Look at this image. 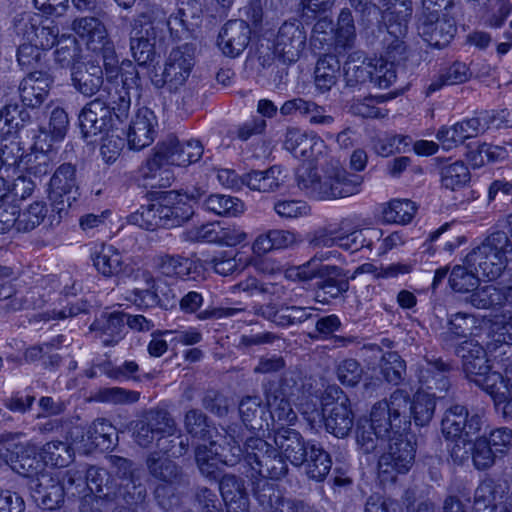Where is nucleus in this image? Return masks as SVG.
I'll list each match as a JSON object with an SVG mask.
<instances>
[{
  "instance_id": "obj_1",
  "label": "nucleus",
  "mask_w": 512,
  "mask_h": 512,
  "mask_svg": "<svg viewBox=\"0 0 512 512\" xmlns=\"http://www.w3.org/2000/svg\"><path fill=\"white\" fill-rule=\"evenodd\" d=\"M103 90L98 97L88 102L79 113V127L83 138L108 133L115 119L123 122L130 111V97L123 90L110 93Z\"/></svg>"
},
{
  "instance_id": "obj_2",
  "label": "nucleus",
  "mask_w": 512,
  "mask_h": 512,
  "mask_svg": "<svg viewBox=\"0 0 512 512\" xmlns=\"http://www.w3.org/2000/svg\"><path fill=\"white\" fill-rule=\"evenodd\" d=\"M362 180L361 176L350 174L339 166H331L323 175L312 168L301 169L297 174L299 189L316 200H335L357 194Z\"/></svg>"
},
{
  "instance_id": "obj_3",
  "label": "nucleus",
  "mask_w": 512,
  "mask_h": 512,
  "mask_svg": "<svg viewBox=\"0 0 512 512\" xmlns=\"http://www.w3.org/2000/svg\"><path fill=\"white\" fill-rule=\"evenodd\" d=\"M194 214L192 206L180 194L169 191L159 200L141 205L127 217L129 224L155 231L160 228H175L183 225Z\"/></svg>"
},
{
  "instance_id": "obj_4",
  "label": "nucleus",
  "mask_w": 512,
  "mask_h": 512,
  "mask_svg": "<svg viewBox=\"0 0 512 512\" xmlns=\"http://www.w3.org/2000/svg\"><path fill=\"white\" fill-rule=\"evenodd\" d=\"M166 30H172L171 19L160 8H152L139 14L131 22L130 49L138 67L145 68L153 62L155 40L163 38Z\"/></svg>"
},
{
  "instance_id": "obj_5",
  "label": "nucleus",
  "mask_w": 512,
  "mask_h": 512,
  "mask_svg": "<svg viewBox=\"0 0 512 512\" xmlns=\"http://www.w3.org/2000/svg\"><path fill=\"white\" fill-rule=\"evenodd\" d=\"M508 247V234L504 231H495L466 255L465 263L482 277L495 280L507 266L510 254Z\"/></svg>"
},
{
  "instance_id": "obj_6",
  "label": "nucleus",
  "mask_w": 512,
  "mask_h": 512,
  "mask_svg": "<svg viewBox=\"0 0 512 512\" xmlns=\"http://www.w3.org/2000/svg\"><path fill=\"white\" fill-rule=\"evenodd\" d=\"M379 435L392 437L410 428L409 394L395 390L388 399L376 402L370 411V420Z\"/></svg>"
},
{
  "instance_id": "obj_7",
  "label": "nucleus",
  "mask_w": 512,
  "mask_h": 512,
  "mask_svg": "<svg viewBox=\"0 0 512 512\" xmlns=\"http://www.w3.org/2000/svg\"><path fill=\"white\" fill-rule=\"evenodd\" d=\"M196 47L192 43H184L173 48L167 56L161 72L154 71L151 82L155 88L166 87L176 92L188 80L195 65Z\"/></svg>"
},
{
  "instance_id": "obj_8",
  "label": "nucleus",
  "mask_w": 512,
  "mask_h": 512,
  "mask_svg": "<svg viewBox=\"0 0 512 512\" xmlns=\"http://www.w3.org/2000/svg\"><path fill=\"white\" fill-rule=\"evenodd\" d=\"M322 416L327 432L345 438L354 426V413L348 396L338 387H329L322 401Z\"/></svg>"
},
{
  "instance_id": "obj_9",
  "label": "nucleus",
  "mask_w": 512,
  "mask_h": 512,
  "mask_svg": "<svg viewBox=\"0 0 512 512\" xmlns=\"http://www.w3.org/2000/svg\"><path fill=\"white\" fill-rule=\"evenodd\" d=\"M49 200L52 211L62 218L80 197L77 167L72 163H62L54 171L49 181Z\"/></svg>"
},
{
  "instance_id": "obj_10",
  "label": "nucleus",
  "mask_w": 512,
  "mask_h": 512,
  "mask_svg": "<svg viewBox=\"0 0 512 512\" xmlns=\"http://www.w3.org/2000/svg\"><path fill=\"white\" fill-rule=\"evenodd\" d=\"M387 452L378 461L380 475L405 474L415 461V444L407 432L393 435L387 439Z\"/></svg>"
},
{
  "instance_id": "obj_11",
  "label": "nucleus",
  "mask_w": 512,
  "mask_h": 512,
  "mask_svg": "<svg viewBox=\"0 0 512 512\" xmlns=\"http://www.w3.org/2000/svg\"><path fill=\"white\" fill-rule=\"evenodd\" d=\"M307 32L299 21L284 22L273 40V55L283 64L298 61L306 48Z\"/></svg>"
},
{
  "instance_id": "obj_12",
  "label": "nucleus",
  "mask_w": 512,
  "mask_h": 512,
  "mask_svg": "<svg viewBox=\"0 0 512 512\" xmlns=\"http://www.w3.org/2000/svg\"><path fill=\"white\" fill-rule=\"evenodd\" d=\"M481 426V416L477 413L470 415L468 409L459 404L447 408L441 421V431L447 440L474 435Z\"/></svg>"
},
{
  "instance_id": "obj_13",
  "label": "nucleus",
  "mask_w": 512,
  "mask_h": 512,
  "mask_svg": "<svg viewBox=\"0 0 512 512\" xmlns=\"http://www.w3.org/2000/svg\"><path fill=\"white\" fill-rule=\"evenodd\" d=\"M0 458L16 473L31 478V480L44 473V462L36 457L34 445L15 444L12 449L1 448Z\"/></svg>"
},
{
  "instance_id": "obj_14",
  "label": "nucleus",
  "mask_w": 512,
  "mask_h": 512,
  "mask_svg": "<svg viewBox=\"0 0 512 512\" xmlns=\"http://www.w3.org/2000/svg\"><path fill=\"white\" fill-rule=\"evenodd\" d=\"M283 146L295 158L311 162L317 161L326 151V144L318 135L294 127L287 129Z\"/></svg>"
},
{
  "instance_id": "obj_15",
  "label": "nucleus",
  "mask_w": 512,
  "mask_h": 512,
  "mask_svg": "<svg viewBox=\"0 0 512 512\" xmlns=\"http://www.w3.org/2000/svg\"><path fill=\"white\" fill-rule=\"evenodd\" d=\"M452 366L442 358L426 357L417 366V377L421 387L434 393H445L450 387L449 374Z\"/></svg>"
},
{
  "instance_id": "obj_16",
  "label": "nucleus",
  "mask_w": 512,
  "mask_h": 512,
  "mask_svg": "<svg viewBox=\"0 0 512 512\" xmlns=\"http://www.w3.org/2000/svg\"><path fill=\"white\" fill-rule=\"evenodd\" d=\"M250 39L251 29L245 20H229L219 32L217 45L225 56L236 58L247 48Z\"/></svg>"
},
{
  "instance_id": "obj_17",
  "label": "nucleus",
  "mask_w": 512,
  "mask_h": 512,
  "mask_svg": "<svg viewBox=\"0 0 512 512\" xmlns=\"http://www.w3.org/2000/svg\"><path fill=\"white\" fill-rule=\"evenodd\" d=\"M255 498L264 510L270 512H318L302 500L285 498L270 482H263L255 490Z\"/></svg>"
},
{
  "instance_id": "obj_18",
  "label": "nucleus",
  "mask_w": 512,
  "mask_h": 512,
  "mask_svg": "<svg viewBox=\"0 0 512 512\" xmlns=\"http://www.w3.org/2000/svg\"><path fill=\"white\" fill-rule=\"evenodd\" d=\"M53 78L43 70L30 71L18 86V93L23 106L38 108L46 100Z\"/></svg>"
},
{
  "instance_id": "obj_19",
  "label": "nucleus",
  "mask_w": 512,
  "mask_h": 512,
  "mask_svg": "<svg viewBox=\"0 0 512 512\" xmlns=\"http://www.w3.org/2000/svg\"><path fill=\"white\" fill-rule=\"evenodd\" d=\"M31 497L42 509L53 510L64 501L65 493L60 479L49 473H42L29 484Z\"/></svg>"
},
{
  "instance_id": "obj_20",
  "label": "nucleus",
  "mask_w": 512,
  "mask_h": 512,
  "mask_svg": "<svg viewBox=\"0 0 512 512\" xmlns=\"http://www.w3.org/2000/svg\"><path fill=\"white\" fill-rule=\"evenodd\" d=\"M349 290V277L346 272L335 265H325L316 282L315 300L328 304Z\"/></svg>"
},
{
  "instance_id": "obj_21",
  "label": "nucleus",
  "mask_w": 512,
  "mask_h": 512,
  "mask_svg": "<svg viewBox=\"0 0 512 512\" xmlns=\"http://www.w3.org/2000/svg\"><path fill=\"white\" fill-rule=\"evenodd\" d=\"M157 120L154 112L142 107L133 116L127 131V142L131 149L141 150L149 146L155 137Z\"/></svg>"
},
{
  "instance_id": "obj_22",
  "label": "nucleus",
  "mask_w": 512,
  "mask_h": 512,
  "mask_svg": "<svg viewBox=\"0 0 512 512\" xmlns=\"http://www.w3.org/2000/svg\"><path fill=\"white\" fill-rule=\"evenodd\" d=\"M455 353L462 359L463 371L466 378L471 382L489 372L491 368L486 350L474 340H465L460 343L456 347Z\"/></svg>"
},
{
  "instance_id": "obj_23",
  "label": "nucleus",
  "mask_w": 512,
  "mask_h": 512,
  "mask_svg": "<svg viewBox=\"0 0 512 512\" xmlns=\"http://www.w3.org/2000/svg\"><path fill=\"white\" fill-rule=\"evenodd\" d=\"M274 442L285 459L289 460L294 466L304 464L312 444L305 442L298 431L289 427H278L274 432Z\"/></svg>"
},
{
  "instance_id": "obj_24",
  "label": "nucleus",
  "mask_w": 512,
  "mask_h": 512,
  "mask_svg": "<svg viewBox=\"0 0 512 512\" xmlns=\"http://www.w3.org/2000/svg\"><path fill=\"white\" fill-rule=\"evenodd\" d=\"M456 25L453 19L439 17L429 20H418V33L430 45L436 48L446 47L456 33Z\"/></svg>"
},
{
  "instance_id": "obj_25",
  "label": "nucleus",
  "mask_w": 512,
  "mask_h": 512,
  "mask_svg": "<svg viewBox=\"0 0 512 512\" xmlns=\"http://www.w3.org/2000/svg\"><path fill=\"white\" fill-rule=\"evenodd\" d=\"M71 81L79 93L91 97L98 93L103 85V68L93 61L83 62L73 68Z\"/></svg>"
},
{
  "instance_id": "obj_26",
  "label": "nucleus",
  "mask_w": 512,
  "mask_h": 512,
  "mask_svg": "<svg viewBox=\"0 0 512 512\" xmlns=\"http://www.w3.org/2000/svg\"><path fill=\"white\" fill-rule=\"evenodd\" d=\"M285 169L280 165H273L265 170H252L244 174L245 186L261 193L278 191L286 182Z\"/></svg>"
},
{
  "instance_id": "obj_27",
  "label": "nucleus",
  "mask_w": 512,
  "mask_h": 512,
  "mask_svg": "<svg viewBox=\"0 0 512 512\" xmlns=\"http://www.w3.org/2000/svg\"><path fill=\"white\" fill-rule=\"evenodd\" d=\"M168 152V163L176 166H187L200 160L204 153L203 145L198 140L180 143L177 137L169 135L164 141Z\"/></svg>"
},
{
  "instance_id": "obj_28",
  "label": "nucleus",
  "mask_w": 512,
  "mask_h": 512,
  "mask_svg": "<svg viewBox=\"0 0 512 512\" xmlns=\"http://www.w3.org/2000/svg\"><path fill=\"white\" fill-rule=\"evenodd\" d=\"M96 332L103 345H116L125 334V313H103L90 326Z\"/></svg>"
},
{
  "instance_id": "obj_29",
  "label": "nucleus",
  "mask_w": 512,
  "mask_h": 512,
  "mask_svg": "<svg viewBox=\"0 0 512 512\" xmlns=\"http://www.w3.org/2000/svg\"><path fill=\"white\" fill-rule=\"evenodd\" d=\"M149 474L157 481L179 485L183 480L182 468L168 458L160 457L158 452H152L146 459Z\"/></svg>"
},
{
  "instance_id": "obj_30",
  "label": "nucleus",
  "mask_w": 512,
  "mask_h": 512,
  "mask_svg": "<svg viewBox=\"0 0 512 512\" xmlns=\"http://www.w3.org/2000/svg\"><path fill=\"white\" fill-rule=\"evenodd\" d=\"M194 455L200 474L210 482H217L222 473L219 463L223 464V457L218 453L216 443L210 441L209 445H198Z\"/></svg>"
},
{
  "instance_id": "obj_31",
  "label": "nucleus",
  "mask_w": 512,
  "mask_h": 512,
  "mask_svg": "<svg viewBox=\"0 0 512 512\" xmlns=\"http://www.w3.org/2000/svg\"><path fill=\"white\" fill-rule=\"evenodd\" d=\"M239 414L244 425L250 430H269L267 405L257 396L244 397L239 404Z\"/></svg>"
},
{
  "instance_id": "obj_32",
  "label": "nucleus",
  "mask_w": 512,
  "mask_h": 512,
  "mask_svg": "<svg viewBox=\"0 0 512 512\" xmlns=\"http://www.w3.org/2000/svg\"><path fill=\"white\" fill-rule=\"evenodd\" d=\"M217 482L223 501L228 503V512H231L233 505H236L240 512H247L248 497L243 480L233 474H221Z\"/></svg>"
},
{
  "instance_id": "obj_33",
  "label": "nucleus",
  "mask_w": 512,
  "mask_h": 512,
  "mask_svg": "<svg viewBox=\"0 0 512 512\" xmlns=\"http://www.w3.org/2000/svg\"><path fill=\"white\" fill-rule=\"evenodd\" d=\"M266 405L269 408V430L276 432L278 427L292 425L297 420V415L292 409L289 398L272 394H264Z\"/></svg>"
},
{
  "instance_id": "obj_34",
  "label": "nucleus",
  "mask_w": 512,
  "mask_h": 512,
  "mask_svg": "<svg viewBox=\"0 0 512 512\" xmlns=\"http://www.w3.org/2000/svg\"><path fill=\"white\" fill-rule=\"evenodd\" d=\"M166 149L162 142L159 143L155 148L153 156L148 158L140 169L141 175L145 179H154L158 175H165V177H161L159 180L160 187H169L173 179L170 169L166 167L170 165Z\"/></svg>"
},
{
  "instance_id": "obj_35",
  "label": "nucleus",
  "mask_w": 512,
  "mask_h": 512,
  "mask_svg": "<svg viewBox=\"0 0 512 512\" xmlns=\"http://www.w3.org/2000/svg\"><path fill=\"white\" fill-rule=\"evenodd\" d=\"M412 12V0H388L382 16L389 23L388 33L405 34Z\"/></svg>"
},
{
  "instance_id": "obj_36",
  "label": "nucleus",
  "mask_w": 512,
  "mask_h": 512,
  "mask_svg": "<svg viewBox=\"0 0 512 512\" xmlns=\"http://www.w3.org/2000/svg\"><path fill=\"white\" fill-rule=\"evenodd\" d=\"M69 120L68 115L62 108H54L50 114L47 125H42L39 135L36 136L35 145L46 143L47 150L50 149L53 141H60L67 132Z\"/></svg>"
},
{
  "instance_id": "obj_37",
  "label": "nucleus",
  "mask_w": 512,
  "mask_h": 512,
  "mask_svg": "<svg viewBox=\"0 0 512 512\" xmlns=\"http://www.w3.org/2000/svg\"><path fill=\"white\" fill-rule=\"evenodd\" d=\"M340 61L335 55L320 57L314 70V82L321 93L329 91L337 82L340 74Z\"/></svg>"
},
{
  "instance_id": "obj_38",
  "label": "nucleus",
  "mask_w": 512,
  "mask_h": 512,
  "mask_svg": "<svg viewBox=\"0 0 512 512\" xmlns=\"http://www.w3.org/2000/svg\"><path fill=\"white\" fill-rule=\"evenodd\" d=\"M252 471L260 476L258 481L253 482V492L255 493L259 485L264 481L268 482L267 479L279 480L286 476L288 473V465L283 456L278 452V449L274 448V453H270L266 456L257 466H253Z\"/></svg>"
},
{
  "instance_id": "obj_39",
  "label": "nucleus",
  "mask_w": 512,
  "mask_h": 512,
  "mask_svg": "<svg viewBox=\"0 0 512 512\" xmlns=\"http://www.w3.org/2000/svg\"><path fill=\"white\" fill-rule=\"evenodd\" d=\"M439 176L441 186L451 191L465 187L471 180L470 170L462 160L453 163L444 162L439 167Z\"/></svg>"
},
{
  "instance_id": "obj_40",
  "label": "nucleus",
  "mask_w": 512,
  "mask_h": 512,
  "mask_svg": "<svg viewBox=\"0 0 512 512\" xmlns=\"http://www.w3.org/2000/svg\"><path fill=\"white\" fill-rule=\"evenodd\" d=\"M202 207L219 216L236 217L245 210L244 203L236 197L224 194H211L207 196Z\"/></svg>"
},
{
  "instance_id": "obj_41",
  "label": "nucleus",
  "mask_w": 512,
  "mask_h": 512,
  "mask_svg": "<svg viewBox=\"0 0 512 512\" xmlns=\"http://www.w3.org/2000/svg\"><path fill=\"white\" fill-rule=\"evenodd\" d=\"M116 485L115 497L112 500L122 499L127 505L126 507H131L138 511L145 510L144 502L147 491L145 485L141 482V475L136 477V479H132L131 483L128 481L119 482Z\"/></svg>"
},
{
  "instance_id": "obj_42",
  "label": "nucleus",
  "mask_w": 512,
  "mask_h": 512,
  "mask_svg": "<svg viewBox=\"0 0 512 512\" xmlns=\"http://www.w3.org/2000/svg\"><path fill=\"white\" fill-rule=\"evenodd\" d=\"M304 464L307 476L315 481H323L332 467V460L327 451L318 444H311Z\"/></svg>"
},
{
  "instance_id": "obj_43",
  "label": "nucleus",
  "mask_w": 512,
  "mask_h": 512,
  "mask_svg": "<svg viewBox=\"0 0 512 512\" xmlns=\"http://www.w3.org/2000/svg\"><path fill=\"white\" fill-rule=\"evenodd\" d=\"M473 383L487 392L493 398L496 405L504 402L511 392L510 386H508V377H504L497 371H492L491 368L489 372L484 373Z\"/></svg>"
},
{
  "instance_id": "obj_44",
  "label": "nucleus",
  "mask_w": 512,
  "mask_h": 512,
  "mask_svg": "<svg viewBox=\"0 0 512 512\" xmlns=\"http://www.w3.org/2000/svg\"><path fill=\"white\" fill-rule=\"evenodd\" d=\"M93 265L105 277L118 275L122 271L121 253L112 245H103L93 257Z\"/></svg>"
},
{
  "instance_id": "obj_45",
  "label": "nucleus",
  "mask_w": 512,
  "mask_h": 512,
  "mask_svg": "<svg viewBox=\"0 0 512 512\" xmlns=\"http://www.w3.org/2000/svg\"><path fill=\"white\" fill-rule=\"evenodd\" d=\"M382 237L383 231L379 228L362 229L356 226L339 247L351 252H356L362 248L372 250L375 248V243L379 242Z\"/></svg>"
},
{
  "instance_id": "obj_46",
  "label": "nucleus",
  "mask_w": 512,
  "mask_h": 512,
  "mask_svg": "<svg viewBox=\"0 0 512 512\" xmlns=\"http://www.w3.org/2000/svg\"><path fill=\"white\" fill-rule=\"evenodd\" d=\"M183 426L188 435L199 440L212 438V423L208 416L200 409L187 410L183 418Z\"/></svg>"
},
{
  "instance_id": "obj_47",
  "label": "nucleus",
  "mask_w": 512,
  "mask_h": 512,
  "mask_svg": "<svg viewBox=\"0 0 512 512\" xmlns=\"http://www.w3.org/2000/svg\"><path fill=\"white\" fill-rule=\"evenodd\" d=\"M264 394L290 398L299 391V377L293 371H284L278 379L265 378L262 382Z\"/></svg>"
},
{
  "instance_id": "obj_48",
  "label": "nucleus",
  "mask_w": 512,
  "mask_h": 512,
  "mask_svg": "<svg viewBox=\"0 0 512 512\" xmlns=\"http://www.w3.org/2000/svg\"><path fill=\"white\" fill-rule=\"evenodd\" d=\"M73 30L86 41L87 45L104 44L107 38L104 24L95 17H82L74 20Z\"/></svg>"
},
{
  "instance_id": "obj_49",
  "label": "nucleus",
  "mask_w": 512,
  "mask_h": 512,
  "mask_svg": "<svg viewBox=\"0 0 512 512\" xmlns=\"http://www.w3.org/2000/svg\"><path fill=\"white\" fill-rule=\"evenodd\" d=\"M55 63L61 68H70L71 73L76 65H81V48L75 37H61L57 41V48L54 52Z\"/></svg>"
},
{
  "instance_id": "obj_50",
  "label": "nucleus",
  "mask_w": 512,
  "mask_h": 512,
  "mask_svg": "<svg viewBox=\"0 0 512 512\" xmlns=\"http://www.w3.org/2000/svg\"><path fill=\"white\" fill-rule=\"evenodd\" d=\"M156 267L159 272L165 276L187 277L190 279L189 276L197 269V264L181 256L164 255L157 258Z\"/></svg>"
},
{
  "instance_id": "obj_51",
  "label": "nucleus",
  "mask_w": 512,
  "mask_h": 512,
  "mask_svg": "<svg viewBox=\"0 0 512 512\" xmlns=\"http://www.w3.org/2000/svg\"><path fill=\"white\" fill-rule=\"evenodd\" d=\"M116 436V429L106 419H96L87 431L90 443L101 451L112 449Z\"/></svg>"
},
{
  "instance_id": "obj_52",
  "label": "nucleus",
  "mask_w": 512,
  "mask_h": 512,
  "mask_svg": "<svg viewBox=\"0 0 512 512\" xmlns=\"http://www.w3.org/2000/svg\"><path fill=\"white\" fill-rule=\"evenodd\" d=\"M87 489L90 492L101 493V497L106 500H112L116 493V483L111 480L107 470L99 467H89L86 469Z\"/></svg>"
},
{
  "instance_id": "obj_53",
  "label": "nucleus",
  "mask_w": 512,
  "mask_h": 512,
  "mask_svg": "<svg viewBox=\"0 0 512 512\" xmlns=\"http://www.w3.org/2000/svg\"><path fill=\"white\" fill-rule=\"evenodd\" d=\"M435 393H417L413 401L409 399V418L413 416L418 426L427 425L433 418L435 412Z\"/></svg>"
},
{
  "instance_id": "obj_54",
  "label": "nucleus",
  "mask_w": 512,
  "mask_h": 512,
  "mask_svg": "<svg viewBox=\"0 0 512 512\" xmlns=\"http://www.w3.org/2000/svg\"><path fill=\"white\" fill-rule=\"evenodd\" d=\"M479 328V320L473 315L465 312L451 314L448 319V331L446 339L466 338L474 335Z\"/></svg>"
},
{
  "instance_id": "obj_55",
  "label": "nucleus",
  "mask_w": 512,
  "mask_h": 512,
  "mask_svg": "<svg viewBox=\"0 0 512 512\" xmlns=\"http://www.w3.org/2000/svg\"><path fill=\"white\" fill-rule=\"evenodd\" d=\"M501 296V287L494 285L477 286L472 293L464 298V301L477 309H500Z\"/></svg>"
},
{
  "instance_id": "obj_56",
  "label": "nucleus",
  "mask_w": 512,
  "mask_h": 512,
  "mask_svg": "<svg viewBox=\"0 0 512 512\" xmlns=\"http://www.w3.org/2000/svg\"><path fill=\"white\" fill-rule=\"evenodd\" d=\"M498 459L502 458L486 441V435L477 437L472 441V464L476 470H489Z\"/></svg>"
},
{
  "instance_id": "obj_57",
  "label": "nucleus",
  "mask_w": 512,
  "mask_h": 512,
  "mask_svg": "<svg viewBox=\"0 0 512 512\" xmlns=\"http://www.w3.org/2000/svg\"><path fill=\"white\" fill-rule=\"evenodd\" d=\"M372 60H363L358 63L351 56L344 64V79L346 86L356 88L357 86L371 82Z\"/></svg>"
},
{
  "instance_id": "obj_58",
  "label": "nucleus",
  "mask_w": 512,
  "mask_h": 512,
  "mask_svg": "<svg viewBox=\"0 0 512 512\" xmlns=\"http://www.w3.org/2000/svg\"><path fill=\"white\" fill-rule=\"evenodd\" d=\"M156 446L160 453L173 458L185 455L189 449V439L178 429L166 432L157 438Z\"/></svg>"
},
{
  "instance_id": "obj_59",
  "label": "nucleus",
  "mask_w": 512,
  "mask_h": 512,
  "mask_svg": "<svg viewBox=\"0 0 512 512\" xmlns=\"http://www.w3.org/2000/svg\"><path fill=\"white\" fill-rule=\"evenodd\" d=\"M145 279V288H136L131 291L128 299L133 302L139 309L155 307L160 303L158 295L159 281L154 279L149 273L143 274Z\"/></svg>"
},
{
  "instance_id": "obj_60",
  "label": "nucleus",
  "mask_w": 512,
  "mask_h": 512,
  "mask_svg": "<svg viewBox=\"0 0 512 512\" xmlns=\"http://www.w3.org/2000/svg\"><path fill=\"white\" fill-rule=\"evenodd\" d=\"M73 450L70 445L62 441L46 443L41 450V458L45 464L54 467H65L73 460Z\"/></svg>"
},
{
  "instance_id": "obj_61",
  "label": "nucleus",
  "mask_w": 512,
  "mask_h": 512,
  "mask_svg": "<svg viewBox=\"0 0 512 512\" xmlns=\"http://www.w3.org/2000/svg\"><path fill=\"white\" fill-rule=\"evenodd\" d=\"M473 137L465 119L450 127L442 126L436 133L437 140L446 150L459 146Z\"/></svg>"
},
{
  "instance_id": "obj_62",
  "label": "nucleus",
  "mask_w": 512,
  "mask_h": 512,
  "mask_svg": "<svg viewBox=\"0 0 512 512\" xmlns=\"http://www.w3.org/2000/svg\"><path fill=\"white\" fill-rule=\"evenodd\" d=\"M193 507L185 512H224L218 494L205 486H197L193 492Z\"/></svg>"
},
{
  "instance_id": "obj_63",
  "label": "nucleus",
  "mask_w": 512,
  "mask_h": 512,
  "mask_svg": "<svg viewBox=\"0 0 512 512\" xmlns=\"http://www.w3.org/2000/svg\"><path fill=\"white\" fill-rule=\"evenodd\" d=\"M388 437L379 435L378 430L374 425L365 420L359 422L356 428V442L363 453L369 454L374 452L383 442L387 441Z\"/></svg>"
},
{
  "instance_id": "obj_64",
  "label": "nucleus",
  "mask_w": 512,
  "mask_h": 512,
  "mask_svg": "<svg viewBox=\"0 0 512 512\" xmlns=\"http://www.w3.org/2000/svg\"><path fill=\"white\" fill-rule=\"evenodd\" d=\"M381 373L393 385H399L406 375L405 361L397 352H387L381 358Z\"/></svg>"
}]
</instances>
